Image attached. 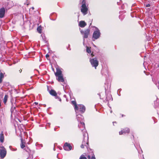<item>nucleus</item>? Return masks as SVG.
<instances>
[{"mask_svg":"<svg viewBox=\"0 0 159 159\" xmlns=\"http://www.w3.org/2000/svg\"><path fill=\"white\" fill-rule=\"evenodd\" d=\"M71 104L74 105V109L75 111L78 110L79 109V111L82 113H84L85 111V107L84 106L82 105H80L78 106L75 100L72 101L71 102Z\"/></svg>","mask_w":159,"mask_h":159,"instance_id":"f257e3e1","label":"nucleus"},{"mask_svg":"<svg viewBox=\"0 0 159 159\" xmlns=\"http://www.w3.org/2000/svg\"><path fill=\"white\" fill-rule=\"evenodd\" d=\"M57 80L59 82H63L64 80L62 74V72L61 70L58 68L56 69V72L55 73Z\"/></svg>","mask_w":159,"mask_h":159,"instance_id":"f03ea898","label":"nucleus"},{"mask_svg":"<svg viewBox=\"0 0 159 159\" xmlns=\"http://www.w3.org/2000/svg\"><path fill=\"white\" fill-rule=\"evenodd\" d=\"M10 2L8 1L7 2L5 3V8L3 7L0 9V18H2L4 16L5 12V8L6 9H9L11 7V6L9 5Z\"/></svg>","mask_w":159,"mask_h":159,"instance_id":"7ed1b4c3","label":"nucleus"},{"mask_svg":"<svg viewBox=\"0 0 159 159\" xmlns=\"http://www.w3.org/2000/svg\"><path fill=\"white\" fill-rule=\"evenodd\" d=\"M89 61L93 67H94L95 69H96L98 65V61L97 60V58L90 59Z\"/></svg>","mask_w":159,"mask_h":159,"instance_id":"20e7f679","label":"nucleus"},{"mask_svg":"<svg viewBox=\"0 0 159 159\" xmlns=\"http://www.w3.org/2000/svg\"><path fill=\"white\" fill-rule=\"evenodd\" d=\"M7 151L5 148L2 145H0V157L3 158L6 156Z\"/></svg>","mask_w":159,"mask_h":159,"instance_id":"39448f33","label":"nucleus"},{"mask_svg":"<svg viewBox=\"0 0 159 159\" xmlns=\"http://www.w3.org/2000/svg\"><path fill=\"white\" fill-rule=\"evenodd\" d=\"M88 8L86 7V3L84 2L82 4L81 6V11L83 13L84 15L87 14L88 13Z\"/></svg>","mask_w":159,"mask_h":159,"instance_id":"423d86ee","label":"nucleus"},{"mask_svg":"<svg viewBox=\"0 0 159 159\" xmlns=\"http://www.w3.org/2000/svg\"><path fill=\"white\" fill-rule=\"evenodd\" d=\"M90 30L89 29H87L84 30H81L80 32L83 35V37L84 38H88V35L90 34Z\"/></svg>","mask_w":159,"mask_h":159,"instance_id":"0eeeda50","label":"nucleus"},{"mask_svg":"<svg viewBox=\"0 0 159 159\" xmlns=\"http://www.w3.org/2000/svg\"><path fill=\"white\" fill-rule=\"evenodd\" d=\"M100 36V33L99 30L95 31L93 35V38L95 39H98Z\"/></svg>","mask_w":159,"mask_h":159,"instance_id":"6e6552de","label":"nucleus"},{"mask_svg":"<svg viewBox=\"0 0 159 159\" xmlns=\"http://www.w3.org/2000/svg\"><path fill=\"white\" fill-rule=\"evenodd\" d=\"M63 148L65 150L68 151H70L72 149V147L70 144L67 143H65Z\"/></svg>","mask_w":159,"mask_h":159,"instance_id":"1a4fd4ad","label":"nucleus"},{"mask_svg":"<svg viewBox=\"0 0 159 159\" xmlns=\"http://www.w3.org/2000/svg\"><path fill=\"white\" fill-rule=\"evenodd\" d=\"M130 130L129 128H126L123 129L122 130L119 132L120 135H122L125 134L126 133L128 134L129 133Z\"/></svg>","mask_w":159,"mask_h":159,"instance_id":"9d476101","label":"nucleus"},{"mask_svg":"<svg viewBox=\"0 0 159 159\" xmlns=\"http://www.w3.org/2000/svg\"><path fill=\"white\" fill-rule=\"evenodd\" d=\"M49 93L52 96L56 97L57 96V93L56 91L53 89H51V90H49Z\"/></svg>","mask_w":159,"mask_h":159,"instance_id":"9b49d317","label":"nucleus"},{"mask_svg":"<svg viewBox=\"0 0 159 159\" xmlns=\"http://www.w3.org/2000/svg\"><path fill=\"white\" fill-rule=\"evenodd\" d=\"M87 25L86 23L84 21H81L79 22V26L80 27L83 28L84 27Z\"/></svg>","mask_w":159,"mask_h":159,"instance_id":"f8f14e48","label":"nucleus"},{"mask_svg":"<svg viewBox=\"0 0 159 159\" xmlns=\"http://www.w3.org/2000/svg\"><path fill=\"white\" fill-rule=\"evenodd\" d=\"M4 134L3 131H2L0 134V141L2 143L4 142Z\"/></svg>","mask_w":159,"mask_h":159,"instance_id":"ddd939ff","label":"nucleus"},{"mask_svg":"<svg viewBox=\"0 0 159 159\" xmlns=\"http://www.w3.org/2000/svg\"><path fill=\"white\" fill-rule=\"evenodd\" d=\"M26 143L24 141L23 139L21 138V144H20V147L22 148H23L25 147V144Z\"/></svg>","mask_w":159,"mask_h":159,"instance_id":"4468645a","label":"nucleus"},{"mask_svg":"<svg viewBox=\"0 0 159 159\" xmlns=\"http://www.w3.org/2000/svg\"><path fill=\"white\" fill-rule=\"evenodd\" d=\"M8 98V96L7 95H5L4 98L3 100V102L5 104H6Z\"/></svg>","mask_w":159,"mask_h":159,"instance_id":"2eb2a0df","label":"nucleus"},{"mask_svg":"<svg viewBox=\"0 0 159 159\" xmlns=\"http://www.w3.org/2000/svg\"><path fill=\"white\" fill-rule=\"evenodd\" d=\"M4 77V74L2 72L0 73V84L1 83L2 81L3 78Z\"/></svg>","mask_w":159,"mask_h":159,"instance_id":"dca6fc26","label":"nucleus"},{"mask_svg":"<svg viewBox=\"0 0 159 159\" xmlns=\"http://www.w3.org/2000/svg\"><path fill=\"white\" fill-rule=\"evenodd\" d=\"M37 30L39 33L41 34L42 32V26L40 25V26L38 27L37 28Z\"/></svg>","mask_w":159,"mask_h":159,"instance_id":"f3484780","label":"nucleus"},{"mask_svg":"<svg viewBox=\"0 0 159 159\" xmlns=\"http://www.w3.org/2000/svg\"><path fill=\"white\" fill-rule=\"evenodd\" d=\"M92 157H91L90 155H88L87 156V157L88 159H96V158L95 157V155L93 153L92 154Z\"/></svg>","mask_w":159,"mask_h":159,"instance_id":"a211bd4d","label":"nucleus"},{"mask_svg":"<svg viewBox=\"0 0 159 159\" xmlns=\"http://www.w3.org/2000/svg\"><path fill=\"white\" fill-rule=\"evenodd\" d=\"M86 142L85 141H83L82 143V144L80 146V147L81 148H84V146H85Z\"/></svg>","mask_w":159,"mask_h":159,"instance_id":"6ab92c4d","label":"nucleus"},{"mask_svg":"<svg viewBox=\"0 0 159 159\" xmlns=\"http://www.w3.org/2000/svg\"><path fill=\"white\" fill-rule=\"evenodd\" d=\"M86 51L88 53H90L91 52V48L87 47Z\"/></svg>","mask_w":159,"mask_h":159,"instance_id":"aec40b11","label":"nucleus"},{"mask_svg":"<svg viewBox=\"0 0 159 159\" xmlns=\"http://www.w3.org/2000/svg\"><path fill=\"white\" fill-rule=\"evenodd\" d=\"M79 159H87V158L84 155H82L80 156Z\"/></svg>","mask_w":159,"mask_h":159,"instance_id":"412c9836","label":"nucleus"},{"mask_svg":"<svg viewBox=\"0 0 159 159\" xmlns=\"http://www.w3.org/2000/svg\"><path fill=\"white\" fill-rule=\"evenodd\" d=\"M80 124L83 128H85V124L84 122H81Z\"/></svg>","mask_w":159,"mask_h":159,"instance_id":"4be33fe9","label":"nucleus"},{"mask_svg":"<svg viewBox=\"0 0 159 159\" xmlns=\"http://www.w3.org/2000/svg\"><path fill=\"white\" fill-rule=\"evenodd\" d=\"M49 57V55H48V54H46V58L48 59V58Z\"/></svg>","mask_w":159,"mask_h":159,"instance_id":"5701e85b","label":"nucleus"},{"mask_svg":"<svg viewBox=\"0 0 159 159\" xmlns=\"http://www.w3.org/2000/svg\"><path fill=\"white\" fill-rule=\"evenodd\" d=\"M150 6V4H148L146 5V7H149Z\"/></svg>","mask_w":159,"mask_h":159,"instance_id":"b1692460","label":"nucleus"},{"mask_svg":"<svg viewBox=\"0 0 159 159\" xmlns=\"http://www.w3.org/2000/svg\"><path fill=\"white\" fill-rule=\"evenodd\" d=\"M84 2L85 3H86L85 0H83V1L82 2V4H83Z\"/></svg>","mask_w":159,"mask_h":159,"instance_id":"393cba45","label":"nucleus"},{"mask_svg":"<svg viewBox=\"0 0 159 159\" xmlns=\"http://www.w3.org/2000/svg\"><path fill=\"white\" fill-rule=\"evenodd\" d=\"M91 55L92 57H93V56H94V55L93 54V52L91 54Z\"/></svg>","mask_w":159,"mask_h":159,"instance_id":"a878e982","label":"nucleus"},{"mask_svg":"<svg viewBox=\"0 0 159 159\" xmlns=\"http://www.w3.org/2000/svg\"><path fill=\"white\" fill-rule=\"evenodd\" d=\"M19 71L20 73H21L22 71V70L21 69H20V70H19Z\"/></svg>","mask_w":159,"mask_h":159,"instance_id":"bb28decb","label":"nucleus"},{"mask_svg":"<svg viewBox=\"0 0 159 159\" xmlns=\"http://www.w3.org/2000/svg\"><path fill=\"white\" fill-rule=\"evenodd\" d=\"M34 103H35V104H36L37 105V104H38V103L36 102H34Z\"/></svg>","mask_w":159,"mask_h":159,"instance_id":"cd10ccee","label":"nucleus"},{"mask_svg":"<svg viewBox=\"0 0 159 159\" xmlns=\"http://www.w3.org/2000/svg\"><path fill=\"white\" fill-rule=\"evenodd\" d=\"M31 8L33 10H34V7H32Z\"/></svg>","mask_w":159,"mask_h":159,"instance_id":"c85d7f7f","label":"nucleus"},{"mask_svg":"<svg viewBox=\"0 0 159 159\" xmlns=\"http://www.w3.org/2000/svg\"><path fill=\"white\" fill-rule=\"evenodd\" d=\"M123 116H123V115H122V117H123Z\"/></svg>","mask_w":159,"mask_h":159,"instance_id":"c756f323","label":"nucleus"},{"mask_svg":"<svg viewBox=\"0 0 159 159\" xmlns=\"http://www.w3.org/2000/svg\"><path fill=\"white\" fill-rule=\"evenodd\" d=\"M48 90H49V89L48 88Z\"/></svg>","mask_w":159,"mask_h":159,"instance_id":"7c9ffc66","label":"nucleus"},{"mask_svg":"<svg viewBox=\"0 0 159 159\" xmlns=\"http://www.w3.org/2000/svg\"><path fill=\"white\" fill-rule=\"evenodd\" d=\"M86 144H88V142H87L86 143Z\"/></svg>","mask_w":159,"mask_h":159,"instance_id":"2f4dec72","label":"nucleus"},{"mask_svg":"<svg viewBox=\"0 0 159 159\" xmlns=\"http://www.w3.org/2000/svg\"><path fill=\"white\" fill-rule=\"evenodd\" d=\"M158 84H159V81L158 82Z\"/></svg>","mask_w":159,"mask_h":159,"instance_id":"473e14b6","label":"nucleus"}]
</instances>
